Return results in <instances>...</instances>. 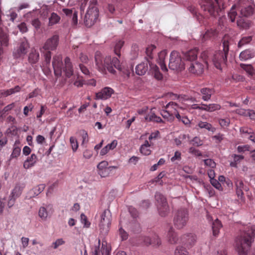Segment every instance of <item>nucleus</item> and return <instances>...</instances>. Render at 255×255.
<instances>
[{"mask_svg":"<svg viewBox=\"0 0 255 255\" xmlns=\"http://www.w3.org/2000/svg\"><path fill=\"white\" fill-rule=\"evenodd\" d=\"M117 167L115 166H109L105 169L99 170L98 174L102 177H106L109 175L113 169H117Z\"/></svg>","mask_w":255,"mask_h":255,"instance_id":"ea45409f","label":"nucleus"},{"mask_svg":"<svg viewBox=\"0 0 255 255\" xmlns=\"http://www.w3.org/2000/svg\"><path fill=\"white\" fill-rule=\"evenodd\" d=\"M124 41L120 40L116 42L114 47V53L119 58L121 57V49L124 46Z\"/></svg>","mask_w":255,"mask_h":255,"instance_id":"79ce46f5","label":"nucleus"},{"mask_svg":"<svg viewBox=\"0 0 255 255\" xmlns=\"http://www.w3.org/2000/svg\"><path fill=\"white\" fill-rule=\"evenodd\" d=\"M236 194L237 196L240 199L244 198V184L242 180H238L236 182Z\"/></svg>","mask_w":255,"mask_h":255,"instance_id":"7c9ffc66","label":"nucleus"},{"mask_svg":"<svg viewBox=\"0 0 255 255\" xmlns=\"http://www.w3.org/2000/svg\"><path fill=\"white\" fill-rule=\"evenodd\" d=\"M29 48V45L27 40L25 38L21 39L14 48L13 56L15 58L22 57L27 53Z\"/></svg>","mask_w":255,"mask_h":255,"instance_id":"9b49d317","label":"nucleus"},{"mask_svg":"<svg viewBox=\"0 0 255 255\" xmlns=\"http://www.w3.org/2000/svg\"><path fill=\"white\" fill-rule=\"evenodd\" d=\"M202 0L200 5L205 11H207L211 15L216 16L221 10V5L223 6L222 0ZM224 8V7H223Z\"/></svg>","mask_w":255,"mask_h":255,"instance_id":"423d86ee","label":"nucleus"},{"mask_svg":"<svg viewBox=\"0 0 255 255\" xmlns=\"http://www.w3.org/2000/svg\"><path fill=\"white\" fill-rule=\"evenodd\" d=\"M112 215L109 210H105L100 215L99 226L101 232L104 234L108 233L111 223Z\"/></svg>","mask_w":255,"mask_h":255,"instance_id":"1a4fd4ad","label":"nucleus"},{"mask_svg":"<svg viewBox=\"0 0 255 255\" xmlns=\"http://www.w3.org/2000/svg\"><path fill=\"white\" fill-rule=\"evenodd\" d=\"M41 52L43 53V54H44L45 62L46 63V64H49L50 63L51 58V53L50 51H49V50L45 51L44 50H43V51H41Z\"/></svg>","mask_w":255,"mask_h":255,"instance_id":"603ef678","label":"nucleus"},{"mask_svg":"<svg viewBox=\"0 0 255 255\" xmlns=\"http://www.w3.org/2000/svg\"><path fill=\"white\" fill-rule=\"evenodd\" d=\"M252 40V36H247L243 37L238 44V47L240 48L244 45L249 43Z\"/></svg>","mask_w":255,"mask_h":255,"instance_id":"c03bdc74","label":"nucleus"},{"mask_svg":"<svg viewBox=\"0 0 255 255\" xmlns=\"http://www.w3.org/2000/svg\"><path fill=\"white\" fill-rule=\"evenodd\" d=\"M24 185L23 184H16L14 188L12 190L10 195L18 198L22 193Z\"/></svg>","mask_w":255,"mask_h":255,"instance_id":"cd10ccee","label":"nucleus"},{"mask_svg":"<svg viewBox=\"0 0 255 255\" xmlns=\"http://www.w3.org/2000/svg\"><path fill=\"white\" fill-rule=\"evenodd\" d=\"M45 187V184H42L38 185L35 187H34L32 190V192H33V195L34 196H37L39 195L41 192H42L43 190L44 189Z\"/></svg>","mask_w":255,"mask_h":255,"instance_id":"49530a36","label":"nucleus"},{"mask_svg":"<svg viewBox=\"0 0 255 255\" xmlns=\"http://www.w3.org/2000/svg\"><path fill=\"white\" fill-rule=\"evenodd\" d=\"M114 90L109 87H106L103 88L101 91L96 93L95 100H105L110 98L112 95L114 94Z\"/></svg>","mask_w":255,"mask_h":255,"instance_id":"2eb2a0df","label":"nucleus"},{"mask_svg":"<svg viewBox=\"0 0 255 255\" xmlns=\"http://www.w3.org/2000/svg\"><path fill=\"white\" fill-rule=\"evenodd\" d=\"M99 16V11L95 5L89 7L85 16L84 22L87 26L90 27L96 21Z\"/></svg>","mask_w":255,"mask_h":255,"instance_id":"9d476101","label":"nucleus"},{"mask_svg":"<svg viewBox=\"0 0 255 255\" xmlns=\"http://www.w3.org/2000/svg\"><path fill=\"white\" fill-rule=\"evenodd\" d=\"M169 68L173 70L181 69L183 68L182 59L179 52L172 51L171 53Z\"/></svg>","mask_w":255,"mask_h":255,"instance_id":"f8f14e48","label":"nucleus"},{"mask_svg":"<svg viewBox=\"0 0 255 255\" xmlns=\"http://www.w3.org/2000/svg\"><path fill=\"white\" fill-rule=\"evenodd\" d=\"M210 183L216 189L219 190H222L220 183L215 178L210 180Z\"/></svg>","mask_w":255,"mask_h":255,"instance_id":"13d9d810","label":"nucleus"},{"mask_svg":"<svg viewBox=\"0 0 255 255\" xmlns=\"http://www.w3.org/2000/svg\"><path fill=\"white\" fill-rule=\"evenodd\" d=\"M198 51L197 48L189 50L184 54V58L186 60L193 62L197 59Z\"/></svg>","mask_w":255,"mask_h":255,"instance_id":"b1692460","label":"nucleus"},{"mask_svg":"<svg viewBox=\"0 0 255 255\" xmlns=\"http://www.w3.org/2000/svg\"><path fill=\"white\" fill-rule=\"evenodd\" d=\"M52 65L54 69V74L57 77L61 76L62 72V58L60 55L53 57Z\"/></svg>","mask_w":255,"mask_h":255,"instance_id":"4468645a","label":"nucleus"},{"mask_svg":"<svg viewBox=\"0 0 255 255\" xmlns=\"http://www.w3.org/2000/svg\"><path fill=\"white\" fill-rule=\"evenodd\" d=\"M222 227V224L220 221L216 219L212 223L213 235L215 237L217 236L220 232V230Z\"/></svg>","mask_w":255,"mask_h":255,"instance_id":"72a5a7b5","label":"nucleus"},{"mask_svg":"<svg viewBox=\"0 0 255 255\" xmlns=\"http://www.w3.org/2000/svg\"><path fill=\"white\" fill-rule=\"evenodd\" d=\"M223 51L215 52L211 61L215 66L219 69H222V65L226 64L229 52V42L224 40L223 42Z\"/></svg>","mask_w":255,"mask_h":255,"instance_id":"39448f33","label":"nucleus"},{"mask_svg":"<svg viewBox=\"0 0 255 255\" xmlns=\"http://www.w3.org/2000/svg\"><path fill=\"white\" fill-rule=\"evenodd\" d=\"M200 95H202V99L204 101H208L211 99V96L214 94V91L213 89L209 88H203L200 90Z\"/></svg>","mask_w":255,"mask_h":255,"instance_id":"4be33fe9","label":"nucleus"},{"mask_svg":"<svg viewBox=\"0 0 255 255\" xmlns=\"http://www.w3.org/2000/svg\"><path fill=\"white\" fill-rule=\"evenodd\" d=\"M219 124L221 127L225 128L228 127L230 124V119L229 118L219 119L218 120Z\"/></svg>","mask_w":255,"mask_h":255,"instance_id":"8fccbe9b","label":"nucleus"},{"mask_svg":"<svg viewBox=\"0 0 255 255\" xmlns=\"http://www.w3.org/2000/svg\"><path fill=\"white\" fill-rule=\"evenodd\" d=\"M20 144L19 140H16L14 144L12 152L10 155L11 158H17L20 154L21 148L18 146Z\"/></svg>","mask_w":255,"mask_h":255,"instance_id":"f704fd0d","label":"nucleus"},{"mask_svg":"<svg viewBox=\"0 0 255 255\" xmlns=\"http://www.w3.org/2000/svg\"><path fill=\"white\" fill-rule=\"evenodd\" d=\"M241 67L244 69L249 75H253L254 74L255 70L253 66L251 65H245L244 64H241Z\"/></svg>","mask_w":255,"mask_h":255,"instance_id":"09e8293b","label":"nucleus"},{"mask_svg":"<svg viewBox=\"0 0 255 255\" xmlns=\"http://www.w3.org/2000/svg\"><path fill=\"white\" fill-rule=\"evenodd\" d=\"M189 213L185 208H181L175 212L173 217V224L178 229L183 228L189 221Z\"/></svg>","mask_w":255,"mask_h":255,"instance_id":"0eeeda50","label":"nucleus"},{"mask_svg":"<svg viewBox=\"0 0 255 255\" xmlns=\"http://www.w3.org/2000/svg\"><path fill=\"white\" fill-rule=\"evenodd\" d=\"M168 242L171 244H175L178 243L179 239L177 234L175 232L173 228L171 227L167 234Z\"/></svg>","mask_w":255,"mask_h":255,"instance_id":"bb28decb","label":"nucleus"},{"mask_svg":"<svg viewBox=\"0 0 255 255\" xmlns=\"http://www.w3.org/2000/svg\"><path fill=\"white\" fill-rule=\"evenodd\" d=\"M254 8L251 5L242 6L240 4H235L232 6L228 16L232 22H234L237 18V24L238 27L243 29H248L251 25L250 20L243 18L242 16L248 17L251 15Z\"/></svg>","mask_w":255,"mask_h":255,"instance_id":"f257e3e1","label":"nucleus"},{"mask_svg":"<svg viewBox=\"0 0 255 255\" xmlns=\"http://www.w3.org/2000/svg\"><path fill=\"white\" fill-rule=\"evenodd\" d=\"M70 142L73 151L75 152L78 147V143L76 138L73 136H71L70 138Z\"/></svg>","mask_w":255,"mask_h":255,"instance_id":"3c124183","label":"nucleus"},{"mask_svg":"<svg viewBox=\"0 0 255 255\" xmlns=\"http://www.w3.org/2000/svg\"><path fill=\"white\" fill-rule=\"evenodd\" d=\"M21 90V87L19 86H16L13 88H10L7 90H0V98L6 97L10 95L19 92Z\"/></svg>","mask_w":255,"mask_h":255,"instance_id":"5701e85b","label":"nucleus"},{"mask_svg":"<svg viewBox=\"0 0 255 255\" xmlns=\"http://www.w3.org/2000/svg\"><path fill=\"white\" fill-rule=\"evenodd\" d=\"M178 108L179 106L173 102H169L165 107V110H167L168 112L170 113V114H171L174 117H175L178 120H180L181 116L180 115L177 111Z\"/></svg>","mask_w":255,"mask_h":255,"instance_id":"6ab92c4d","label":"nucleus"},{"mask_svg":"<svg viewBox=\"0 0 255 255\" xmlns=\"http://www.w3.org/2000/svg\"><path fill=\"white\" fill-rule=\"evenodd\" d=\"M155 199L159 215L162 217L167 216L169 212V208L166 198L161 193L157 192Z\"/></svg>","mask_w":255,"mask_h":255,"instance_id":"6e6552de","label":"nucleus"},{"mask_svg":"<svg viewBox=\"0 0 255 255\" xmlns=\"http://www.w3.org/2000/svg\"><path fill=\"white\" fill-rule=\"evenodd\" d=\"M204 162L205 164L211 167V168H214L216 167V163L211 159H207L204 160Z\"/></svg>","mask_w":255,"mask_h":255,"instance_id":"052dcab7","label":"nucleus"},{"mask_svg":"<svg viewBox=\"0 0 255 255\" xmlns=\"http://www.w3.org/2000/svg\"><path fill=\"white\" fill-rule=\"evenodd\" d=\"M201 58L203 59L204 62L208 65L209 61H210V59L209 57L208 52L204 51L201 53Z\"/></svg>","mask_w":255,"mask_h":255,"instance_id":"69168bd1","label":"nucleus"},{"mask_svg":"<svg viewBox=\"0 0 255 255\" xmlns=\"http://www.w3.org/2000/svg\"><path fill=\"white\" fill-rule=\"evenodd\" d=\"M95 60L98 69L102 73L107 69L110 73L115 74L116 70L113 67L122 71V65L117 57H112L111 56L104 57L100 51H97L95 55Z\"/></svg>","mask_w":255,"mask_h":255,"instance_id":"f03ea898","label":"nucleus"},{"mask_svg":"<svg viewBox=\"0 0 255 255\" xmlns=\"http://www.w3.org/2000/svg\"><path fill=\"white\" fill-rule=\"evenodd\" d=\"M248 109H239L236 110V113L244 117H247L248 115Z\"/></svg>","mask_w":255,"mask_h":255,"instance_id":"338daca9","label":"nucleus"},{"mask_svg":"<svg viewBox=\"0 0 255 255\" xmlns=\"http://www.w3.org/2000/svg\"><path fill=\"white\" fill-rule=\"evenodd\" d=\"M160 114L162 117L168 122H172L174 120L175 117L166 110L161 111Z\"/></svg>","mask_w":255,"mask_h":255,"instance_id":"a18cd8bd","label":"nucleus"},{"mask_svg":"<svg viewBox=\"0 0 255 255\" xmlns=\"http://www.w3.org/2000/svg\"><path fill=\"white\" fill-rule=\"evenodd\" d=\"M108 162L107 161H102L100 163H99V164L97 166V168L98 170H102L103 169H105L107 167H109L108 166Z\"/></svg>","mask_w":255,"mask_h":255,"instance_id":"774afa93","label":"nucleus"},{"mask_svg":"<svg viewBox=\"0 0 255 255\" xmlns=\"http://www.w3.org/2000/svg\"><path fill=\"white\" fill-rule=\"evenodd\" d=\"M59 36L57 35H54L51 38H48L44 44L42 48L40 49L41 51L43 50H55L58 44Z\"/></svg>","mask_w":255,"mask_h":255,"instance_id":"ddd939ff","label":"nucleus"},{"mask_svg":"<svg viewBox=\"0 0 255 255\" xmlns=\"http://www.w3.org/2000/svg\"><path fill=\"white\" fill-rule=\"evenodd\" d=\"M160 137V132L158 130H156L154 132H152L148 137L150 143L152 140L156 139Z\"/></svg>","mask_w":255,"mask_h":255,"instance_id":"4d7b16f0","label":"nucleus"},{"mask_svg":"<svg viewBox=\"0 0 255 255\" xmlns=\"http://www.w3.org/2000/svg\"><path fill=\"white\" fill-rule=\"evenodd\" d=\"M145 119L147 121L153 122L157 123H163V120L160 117L157 116L155 114L151 113L145 117Z\"/></svg>","mask_w":255,"mask_h":255,"instance_id":"58836bf2","label":"nucleus"},{"mask_svg":"<svg viewBox=\"0 0 255 255\" xmlns=\"http://www.w3.org/2000/svg\"><path fill=\"white\" fill-rule=\"evenodd\" d=\"M175 255H189V253L182 246H178L174 252Z\"/></svg>","mask_w":255,"mask_h":255,"instance_id":"de8ad7c7","label":"nucleus"},{"mask_svg":"<svg viewBox=\"0 0 255 255\" xmlns=\"http://www.w3.org/2000/svg\"><path fill=\"white\" fill-rule=\"evenodd\" d=\"M219 29L218 28L211 27L207 29L203 35L204 40L215 39L218 36Z\"/></svg>","mask_w":255,"mask_h":255,"instance_id":"aec40b11","label":"nucleus"},{"mask_svg":"<svg viewBox=\"0 0 255 255\" xmlns=\"http://www.w3.org/2000/svg\"><path fill=\"white\" fill-rule=\"evenodd\" d=\"M167 52L166 50H163L158 53V62L160 66L161 70L163 72L167 71V68L164 62V59L167 55Z\"/></svg>","mask_w":255,"mask_h":255,"instance_id":"393cba45","label":"nucleus"},{"mask_svg":"<svg viewBox=\"0 0 255 255\" xmlns=\"http://www.w3.org/2000/svg\"><path fill=\"white\" fill-rule=\"evenodd\" d=\"M84 85V81L83 78L78 77L76 80L74 82V85L78 88L82 87Z\"/></svg>","mask_w":255,"mask_h":255,"instance_id":"e2e57ef3","label":"nucleus"},{"mask_svg":"<svg viewBox=\"0 0 255 255\" xmlns=\"http://www.w3.org/2000/svg\"><path fill=\"white\" fill-rule=\"evenodd\" d=\"M188 70L190 73L199 75L203 72L204 66L200 62L193 61L190 63Z\"/></svg>","mask_w":255,"mask_h":255,"instance_id":"a211bd4d","label":"nucleus"},{"mask_svg":"<svg viewBox=\"0 0 255 255\" xmlns=\"http://www.w3.org/2000/svg\"><path fill=\"white\" fill-rule=\"evenodd\" d=\"M39 53L35 49H32L28 56V61L31 64L36 63L39 59Z\"/></svg>","mask_w":255,"mask_h":255,"instance_id":"e433bc0d","label":"nucleus"},{"mask_svg":"<svg viewBox=\"0 0 255 255\" xmlns=\"http://www.w3.org/2000/svg\"><path fill=\"white\" fill-rule=\"evenodd\" d=\"M186 135L184 134L180 135L178 138L175 139V143L176 145L179 146L181 144L183 140L185 139Z\"/></svg>","mask_w":255,"mask_h":255,"instance_id":"bf43d9fd","label":"nucleus"},{"mask_svg":"<svg viewBox=\"0 0 255 255\" xmlns=\"http://www.w3.org/2000/svg\"><path fill=\"white\" fill-rule=\"evenodd\" d=\"M232 156L233 158V160L231 161L230 165L231 167L236 168L238 167V164L240 163L244 158V156L242 155L233 154Z\"/></svg>","mask_w":255,"mask_h":255,"instance_id":"4c0bfd02","label":"nucleus"},{"mask_svg":"<svg viewBox=\"0 0 255 255\" xmlns=\"http://www.w3.org/2000/svg\"><path fill=\"white\" fill-rule=\"evenodd\" d=\"M118 144V141L117 140H114L111 143L107 144L106 146L103 147L101 151V155H106L110 150H113L116 147Z\"/></svg>","mask_w":255,"mask_h":255,"instance_id":"c756f323","label":"nucleus"},{"mask_svg":"<svg viewBox=\"0 0 255 255\" xmlns=\"http://www.w3.org/2000/svg\"><path fill=\"white\" fill-rule=\"evenodd\" d=\"M156 46L154 45H148L146 49V54L148 59H152L154 55V53L156 50Z\"/></svg>","mask_w":255,"mask_h":255,"instance_id":"37998d69","label":"nucleus"},{"mask_svg":"<svg viewBox=\"0 0 255 255\" xmlns=\"http://www.w3.org/2000/svg\"><path fill=\"white\" fill-rule=\"evenodd\" d=\"M221 106L218 104H210L209 105L204 104V111L208 112H213L220 110Z\"/></svg>","mask_w":255,"mask_h":255,"instance_id":"c9c22d12","label":"nucleus"},{"mask_svg":"<svg viewBox=\"0 0 255 255\" xmlns=\"http://www.w3.org/2000/svg\"><path fill=\"white\" fill-rule=\"evenodd\" d=\"M196 126L201 129H205L212 132H214L216 130V128L211 124L207 122L200 121Z\"/></svg>","mask_w":255,"mask_h":255,"instance_id":"2f4dec72","label":"nucleus"},{"mask_svg":"<svg viewBox=\"0 0 255 255\" xmlns=\"http://www.w3.org/2000/svg\"><path fill=\"white\" fill-rule=\"evenodd\" d=\"M151 143H149V141L146 140L144 143L142 144L140 147V153L144 155H148L150 154L151 151L150 149Z\"/></svg>","mask_w":255,"mask_h":255,"instance_id":"473e14b6","label":"nucleus"},{"mask_svg":"<svg viewBox=\"0 0 255 255\" xmlns=\"http://www.w3.org/2000/svg\"><path fill=\"white\" fill-rule=\"evenodd\" d=\"M54 210L51 205H47L46 207H41L38 211V216L41 220L46 221L49 216L53 213Z\"/></svg>","mask_w":255,"mask_h":255,"instance_id":"dca6fc26","label":"nucleus"},{"mask_svg":"<svg viewBox=\"0 0 255 255\" xmlns=\"http://www.w3.org/2000/svg\"><path fill=\"white\" fill-rule=\"evenodd\" d=\"M255 56V53L252 50L246 49L242 51L240 54L241 60L246 61Z\"/></svg>","mask_w":255,"mask_h":255,"instance_id":"c85d7f7f","label":"nucleus"},{"mask_svg":"<svg viewBox=\"0 0 255 255\" xmlns=\"http://www.w3.org/2000/svg\"><path fill=\"white\" fill-rule=\"evenodd\" d=\"M148 64L150 66V71L154 75L155 79L161 80L162 79V75L159 72L158 67L154 64L151 63L149 59H147L145 62H142L138 64L135 67V73L136 74L142 76L144 75L147 71L148 67Z\"/></svg>","mask_w":255,"mask_h":255,"instance_id":"20e7f679","label":"nucleus"},{"mask_svg":"<svg viewBox=\"0 0 255 255\" xmlns=\"http://www.w3.org/2000/svg\"><path fill=\"white\" fill-rule=\"evenodd\" d=\"M252 238L248 234L244 233L236 240V249L239 255H247L250 250Z\"/></svg>","mask_w":255,"mask_h":255,"instance_id":"7ed1b4c3","label":"nucleus"},{"mask_svg":"<svg viewBox=\"0 0 255 255\" xmlns=\"http://www.w3.org/2000/svg\"><path fill=\"white\" fill-rule=\"evenodd\" d=\"M180 241L187 248H190L195 245L196 241V237L192 234L184 235L181 238Z\"/></svg>","mask_w":255,"mask_h":255,"instance_id":"f3484780","label":"nucleus"},{"mask_svg":"<svg viewBox=\"0 0 255 255\" xmlns=\"http://www.w3.org/2000/svg\"><path fill=\"white\" fill-rule=\"evenodd\" d=\"M240 131L242 133L248 134L249 136L253 134V130L248 127H242L240 128Z\"/></svg>","mask_w":255,"mask_h":255,"instance_id":"6e6d98bb","label":"nucleus"},{"mask_svg":"<svg viewBox=\"0 0 255 255\" xmlns=\"http://www.w3.org/2000/svg\"><path fill=\"white\" fill-rule=\"evenodd\" d=\"M181 159V153L179 151H176L174 153V156L171 157V161L174 162L176 160L179 161Z\"/></svg>","mask_w":255,"mask_h":255,"instance_id":"0e129e2a","label":"nucleus"},{"mask_svg":"<svg viewBox=\"0 0 255 255\" xmlns=\"http://www.w3.org/2000/svg\"><path fill=\"white\" fill-rule=\"evenodd\" d=\"M65 66L64 71L65 73L66 76L70 78L73 75L74 70L73 67L71 60L69 57H66L64 60Z\"/></svg>","mask_w":255,"mask_h":255,"instance_id":"412c9836","label":"nucleus"},{"mask_svg":"<svg viewBox=\"0 0 255 255\" xmlns=\"http://www.w3.org/2000/svg\"><path fill=\"white\" fill-rule=\"evenodd\" d=\"M81 221L82 224H84L85 227H89L90 223L88 221L87 217L84 214L81 215Z\"/></svg>","mask_w":255,"mask_h":255,"instance_id":"680f3d73","label":"nucleus"},{"mask_svg":"<svg viewBox=\"0 0 255 255\" xmlns=\"http://www.w3.org/2000/svg\"><path fill=\"white\" fill-rule=\"evenodd\" d=\"M151 238V242L150 245L153 246H158L161 244V241L157 235H154Z\"/></svg>","mask_w":255,"mask_h":255,"instance_id":"864d4df0","label":"nucleus"},{"mask_svg":"<svg viewBox=\"0 0 255 255\" xmlns=\"http://www.w3.org/2000/svg\"><path fill=\"white\" fill-rule=\"evenodd\" d=\"M16 199L17 198L14 197V196L9 195L7 204L8 208H11L14 206Z\"/></svg>","mask_w":255,"mask_h":255,"instance_id":"5fc2aeb1","label":"nucleus"},{"mask_svg":"<svg viewBox=\"0 0 255 255\" xmlns=\"http://www.w3.org/2000/svg\"><path fill=\"white\" fill-rule=\"evenodd\" d=\"M60 18V17L57 13L52 12L49 18V26H52L58 23Z\"/></svg>","mask_w":255,"mask_h":255,"instance_id":"a19ab883","label":"nucleus"},{"mask_svg":"<svg viewBox=\"0 0 255 255\" xmlns=\"http://www.w3.org/2000/svg\"><path fill=\"white\" fill-rule=\"evenodd\" d=\"M37 161V156L35 154L33 153L24 162L23 167L25 169H28L33 166L36 163Z\"/></svg>","mask_w":255,"mask_h":255,"instance_id":"a878e982","label":"nucleus"}]
</instances>
